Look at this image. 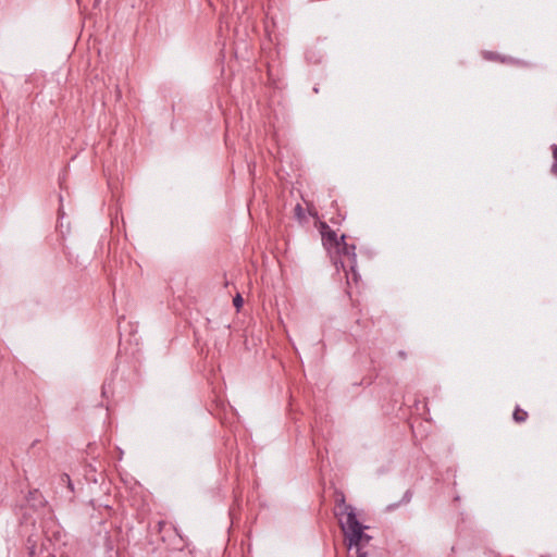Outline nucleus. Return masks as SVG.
<instances>
[{
	"mask_svg": "<svg viewBox=\"0 0 557 557\" xmlns=\"http://www.w3.org/2000/svg\"><path fill=\"white\" fill-rule=\"evenodd\" d=\"M295 211H296V214L298 216H301L302 215V208L300 205H297L296 208H295Z\"/></svg>",
	"mask_w": 557,
	"mask_h": 557,
	"instance_id": "9d476101",
	"label": "nucleus"
},
{
	"mask_svg": "<svg viewBox=\"0 0 557 557\" xmlns=\"http://www.w3.org/2000/svg\"><path fill=\"white\" fill-rule=\"evenodd\" d=\"M336 503L338 506V511H346V507H352L351 505L346 504L345 496L343 493L338 495V497L336 498Z\"/></svg>",
	"mask_w": 557,
	"mask_h": 557,
	"instance_id": "423d86ee",
	"label": "nucleus"
},
{
	"mask_svg": "<svg viewBox=\"0 0 557 557\" xmlns=\"http://www.w3.org/2000/svg\"><path fill=\"white\" fill-rule=\"evenodd\" d=\"M336 516L348 549L359 548L371 541L372 537L363 532L368 527L359 522L354 507H346V511H337Z\"/></svg>",
	"mask_w": 557,
	"mask_h": 557,
	"instance_id": "f257e3e1",
	"label": "nucleus"
},
{
	"mask_svg": "<svg viewBox=\"0 0 557 557\" xmlns=\"http://www.w3.org/2000/svg\"><path fill=\"white\" fill-rule=\"evenodd\" d=\"M552 150H553V164H552V168H550V172L557 176V145H554L552 147Z\"/></svg>",
	"mask_w": 557,
	"mask_h": 557,
	"instance_id": "0eeeda50",
	"label": "nucleus"
},
{
	"mask_svg": "<svg viewBox=\"0 0 557 557\" xmlns=\"http://www.w3.org/2000/svg\"><path fill=\"white\" fill-rule=\"evenodd\" d=\"M334 257H345L347 258V261L345 260H335L334 263L337 269L339 267L346 272L347 275V282L349 283L350 280H352L355 283L358 282V274L356 272L357 267V259H356V246L349 245L345 240L341 244L338 250H335L332 255Z\"/></svg>",
	"mask_w": 557,
	"mask_h": 557,
	"instance_id": "f03ea898",
	"label": "nucleus"
},
{
	"mask_svg": "<svg viewBox=\"0 0 557 557\" xmlns=\"http://www.w3.org/2000/svg\"><path fill=\"white\" fill-rule=\"evenodd\" d=\"M320 233L322 237V244L324 248L333 255L335 250H338L341 244L345 240V235L338 236L325 222L320 223Z\"/></svg>",
	"mask_w": 557,
	"mask_h": 557,
	"instance_id": "7ed1b4c3",
	"label": "nucleus"
},
{
	"mask_svg": "<svg viewBox=\"0 0 557 557\" xmlns=\"http://www.w3.org/2000/svg\"><path fill=\"white\" fill-rule=\"evenodd\" d=\"M367 543H362L359 548H356V552H357V557H368V554L366 552L362 550L363 546L366 545Z\"/></svg>",
	"mask_w": 557,
	"mask_h": 557,
	"instance_id": "1a4fd4ad",
	"label": "nucleus"
},
{
	"mask_svg": "<svg viewBox=\"0 0 557 557\" xmlns=\"http://www.w3.org/2000/svg\"><path fill=\"white\" fill-rule=\"evenodd\" d=\"M243 302H244V300H243V297L240 296V294H237L233 299V304L237 310H239L242 308Z\"/></svg>",
	"mask_w": 557,
	"mask_h": 557,
	"instance_id": "6e6552de",
	"label": "nucleus"
},
{
	"mask_svg": "<svg viewBox=\"0 0 557 557\" xmlns=\"http://www.w3.org/2000/svg\"><path fill=\"white\" fill-rule=\"evenodd\" d=\"M528 412L520 407H516L512 418L517 423H522L528 419Z\"/></svg>",
	"mask_w": 557,
	"mask_h": 557,
	"instance_id": "39448f33",
	"label": "nucleus"
},
{
	"mask_svg": "<svg viewBox=\"0 0 557 557\" xmlns=\"http://www.w3.org/2000/svg\"><path fill=\"white\" fill-rule=\"evenodd\" d=\"M482 58L486 61H491V62H499V63H504V64H515L516 63V60L511 57H507V55H502L497 52H494V51H482L481 53Z\"/></svg>",
	"mask_w": 557,
	"mask_h": 557,
	"instance_id": "20e7f679",
	"label": "nucleus"
}]
</instances>
